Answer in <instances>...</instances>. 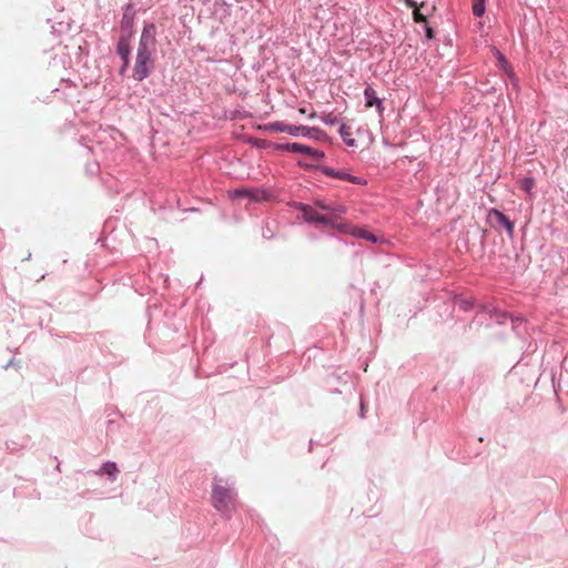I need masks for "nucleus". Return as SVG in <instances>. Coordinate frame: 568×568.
Wrapping results in <instances>:
<instances>
[{
  "label": "nucleus",
  "mask_w": 568,
  "mask_h": 568,
  "mask_svg": "<svg viewBox=\"0 0 568 568\" xmlns=\"http://www.w3.org/2000/svg\"><path fill=\"white\" fill-rule=\"evenodd\" d=\"M156 28L153 23L143 28L133 69V78L136 81L144 80L153 69L152 54L155 50Z\"/></svg>",
  "instance_id": "obj_1"
},
{
  "label": "nucleus",
  "mask_w": 568,
  "mask_h": 568,
  "mask_svg": "<svg viewBox=\"0 0 568 568\" xmlns=\"http://www.w3.org/2000/svg\"><path fill=\"white\" fill-rule=\"evenodd\" d=\"M235 494L231 488L222 484L221 479H214L212 487V505L221 513L230 511L234 508Z\"/></svg>",
  "instance_id": "obj_2"
},
{
  "label": "nucleus",
  "mask_w": 568,
  "mask_h": 568,
  "mask_svg": "<svg viewBox=\"0 0 568 568\" xmlns=\"http://www.w3.org/2000/svg\"><path fill=\"white\" fill-rule=\"evenodd\" d=\"M288 206H294L298 209L302 213V217L307 223H320L324 225L335 226L334 220L332 216L323 215L313 210L312 206L303 203H286Z\"/></svg>",
  "instance_id": "obj_3"
},
{
  "label": "nucleus",
  "mask_w": 568,
  "mask_h": 568,
  "mask_svg": "<svg viewBox=\"0 0 568 568\" xmlns=\"http://www.w3.org/2000/svg\"><path fill=\"white\" fill-rule=\"evenodd\" d=\"M232 199H247L248 202H268L273 199L271 192L258 189H237L230 192Z\"/></svg>",
  "instance_id": "obj_4"
},
{
  "label": "nucleus",
  "mask_w": 568,
  "mask_h": 568,
  "mask_svg": "<svg viewBox=\"0 0 568 568\" xmlns=\"http://www.w3.org/2000/svg\"><path fill=\"white\" fill-rule=\"evenodd\" d=\"M318 171L326 176L347 181L353 184L364 185L367 183L366 180H364L359 176H356V175H352L348 172H346L345 170H336L332 166L322 165V166H318Z\"/></svg>",
  "instance_id": "obj_5"
},
{
  "label": "nucleus",
  "mask_w": 568,
  "mask_h": 568,
  "mask_svg": "<svg viewBox=\"0 0 568 568\" xmlns=\"http://www.w3.org/2000/svg\"><path fill=\"white\" fill-rule=\"evenodd\" d=\"M488 219L495 221V224H493L495 229L503 227L506 230L509 239L514 237V222L504 212L498 209H490L488 211Z\"/></svg>",
  "instance_id": "obj_6"
},
{
  "label": "nucleus",
  "mask_w": 568,
  "mask_h": 568,
  "mask_svg": "<svg viewBox=\"0 0 568 568\" xmlns=\"http://www.w3.org/2000/svg\"><path fill=\"white\" fill-rule=\"evenodd\" d=\"M487 311L489 313L490 318L495 320L496 323L505 324L509 320L510 323H511V327L517 333V335L521 334V332L519 331V325L524 321L521 317H519V316H517V317L510 316L507 313L501 312V311H499L497 308H494V307L493 308H488Z\"/></svg>",
  "instance_id": "obj_7"
},
{
  "label": "nucleus",
  "mask_w": 568,
  "mask_h": 568,
  "mask_svg": "<svg viewBox=\"0 0 568 568\" xmlns=\"http://www.w3.org/2000/svg\"><path fill=\"white\" fill-rule=\"evenodd\" d=\"M286 152L302 153L314 160L324 158V152L300 142H286Z\"/></svg>",
  "instance_id": "obj_8"
},
{
  "label": "nucleus",
  "mask_w": 568,
  "mask_h": 568,
  "mask_svg": "<svg viewBox=\"0 0 568 568\" xmlns=\"http://www.w3.org/2000/svg\"><path fill=\"white\" fill-rule=\"evenodd\" d=\"M321 133H322V131L316 128H311V126H305V125L286 124V134H290L292 136H304V138L317 139Z\"/></svg>",
  "instance_id": "obj_9"
},
{
  "label": "nucleus",
  "mask_w": 568,
  "mask_h": 568,
  "mask_svg": "<svg viewBox=\"0 0 568 568\" xmlns=\"http://www.w3.org/2000/svg\"><path fill=\"white\" fill-rule=\"evenodd\" d=\"M130 51H131L130 43H129L128 38H125L124 36L120 37L118 45H116V52L123 61V64L120 69L121 74H123L129 67Z\"/></svg>",
  "instance_id": "obj_10"
},
{
  "label": "nucleus",
  "mask_w": 568,
  "mask_h": 568,
  "mask_svg": "<svg viewBox=\"0 0 568 568\" xmlns=\"http://www.w3.org/2000/svg\"><path fill=\"white\" fill-rule=\"evenodd\" d=\"M364 99H365V105L367 108H372L375 105L377 109V112L379 114L383 113V111H384L383 100L377 97L376 91L371 85H367L365 88Z\"/></svg>",
  "instance_id": "obj_11"
},
{
  "label": "nucleus",
  "mask_w": 568,
  "mask_h": 568,
  "mask_svg": "<svg viewBox=\"0 0 568 568\" xmlns=\"http://www.w3.org/2000/svg\"><path fill=\"white\" fill-rule=\"evenodd\" d=\"M316 206L323 211H326L333 215H342L346 213V207L341 204H329L323 200H317L315 202Z\"/></svg>",
  "instance_id": "obj_12"
},
{
  "label": "nucleus",
  "mask_w": 568,
  "mask_h": 568,
  "mask_svg": "<svg viewBox=\"0 0 568 568\" xmlns=\"http://www.w3.org/2000/svg\"><path fill=\"white\" fill-rule=\"evenodd\" d=\"M495 57L497 60V67L504 71L508 78H514V70L506 57L499 50H495Z\"/></svg>",
  "instance_id": "obj_13"
},
{
  "label": "nucleus",
  "mask_w": 568,
  "mask_h": 568,
  "mask_svg": "<svg viewBox=\"0 0 568 568\" xmlns=\"http://www.w3.org/2000/svg\"><path fill=\"white\" fill-rule=\"evenodd\" d=\"M353 236L357 239H364L371 243H379L382 242V239L376 236L375 234L371 233L367 229L364 227H356L352 232Z\"/></svg>",
  "instance_id": "obj_14"
},
{
  "label": "nucleus",
  "mask_w": 568,
  "mask_h": 568,
  "mask_svg": "<svg viewBox=\"0 0 568 568\" xmlns=\"http://www.w3.org/2000/svg\"><path fill=\"white\" fill-rule=\"evenodd\" d=\"M471 9L475 17H481L486 9L485 0H474Z\"/></svg>",
  "instance_id": "obj_15"
},
{
  "label": "nucleus",
  "mask_w": 568,
  "mask_h": 568,
  "mask_svg": "<svg viewBox=\"0 0 568 568\" xmlns=\"http://www.w3.org/2000/svg\"><path fill=\"white\" fill-rule=\"evenodd\" d=\"M455 305L463 312H468L474 307V303L466 298L456 300Z\"/></svg>",
  "instance_id": "obj_16"
},
{
  "label": "nucleus",
  "mask_w": 568,
  "mask_h": 568,
  "mask_svg": "<svg viewBox=\"0 0 568 568\" xmlns=\"http://www.w3.org/2000/svg\"><path fill=\"white\" fill-rule=\"evenodd\" d=\"M133 16H134V12H133V9L132 7L129 4L125 9V12L123 14V19H122V26L123 27H130L132 24V21H133Z\"/></svg>",
  "instance_id": "obj_17"
},
{
  "label": "nucleus",
  "mask_w": 568,
  "mask_h": 568,
  "mask_svg": "<svg viewBox=\"0 0 568 568\" xmlns=\"http://www.w3.org/2000/svg\"><path fill=\"white\" fill-rule=\"evenodd\" d=\"M339 135L342 136V139L344 140V142L347 144V145H351L353 146L355 144V140L354 139H351L349 138V133L347 131V126L345 124H342L339 126Z\"/></svg>",
  "instance_id": "obj_18"
},
{
  "label": "nucleus",
  "mask_w": 568,
  "mask_h": 568,
  "mask_svg": "<svg viewBox=\"0 0 568 568\" xmlns=\"http://www.w3.org/2000/svg\"><path fill=\"white\" fill-rule=\"evenodd\" d=\"M103 471L105 474H108L109 476H113L114 474L118 473V467H116V464L115 463H112V462H108L103 465L102 467Z\"/></svg>",
  "instance_id": "obj_19"
},
{
  "label": "nucleus",
  "mask_w": 568,
  "mask_h": 568,
  "mask_svg": "<svg viewBox=\"0 0 568 568\" xmlns=\"http://www.w3.org/2000/svg\"><path fill=\"white\" fill-rule=\"evenodd\" d=\"M534 184H535L534 178L529 176V178H525L521 180L520 187H521V190L529 192L532 189Z\"/></svg>",
  "instance_id": "obj_20"
},
{
  "label": "nucleus",
  "mask_w": 568,
  "mask_h": 568,
  "mask_svg": "<svg viewBox=\"0 0 568 568\" xmlns=\"http://www.w3.org/2000/svg\"><path fill=\"white\" fill-rule=\"evenodd\" d=\"M323 122L327 125H335L338 123V119L329 114L323 118Z\"/></svg>",
  "instance_id": "obj_21"
},
{
  "label": "nucleus",
  "mask_w": 568,
  "mask_h": 568,
  "mask_svg": "<svg viewBox=\"0 0 568 568\" xmlns=\"http://www.w3.org/2000/svg\"><path fill=\"white\" fill-rule=\"evenodd\" d=\"M425 37L427 40H432L435 37L434 29L430 26H428L427 23H425Z\"/></svg>",
  "instance_id": "obj_22"
},
{
  "label": "nucleus",
  "mask_w": 568,
  "mask_h": 568,
  "mask_svg": "<svg viewBox=\"0 0 568 568\" xmlns=\"http://www.w3.org/2000/svg\"><path fill=\"white\" fill-rule=\"evenodd\" d=\"M413 14H414V20L416 22H425L426 21L425 16L423 13H420L418 10L415 9Z\"/></svg>",
  "instance_id": "obj_23"
},
{
  "label": "nucleus",
  "mask_w": 568,
  "mask_h": 568,
  "mask_svg": "<svg viewBox=\"0 0 568 568\" xmlns=\"http://www.w3.org/2000/svg\"><path fill=\"white\" fill-rule=\"evenodd\" d=\"M359 416H361L362 418H364V417H365V413H364V404H363V402H361V412H359Z\"/></svg>",
  "instance_id": "obj_24"
},
{
  "label": "nucleus",
  "mask_w": 568,
  "mask_h": 568,
  "mask_svg": "<svg viewBox=\"0 0 568 568\" xmlns=\"http://www.w3.org/2000/svg\"><path fill=\"white\" fill-rule=\"evenodd\" d=\"M509 80L511 81V83H514L516 85V82H517V78L516 75L514 74V78H509Z\"/></svg>",
  "instance_id": "obj_25"
},
{
  "label": "nucleus",
  "mask_w": 568,
  "mask_h": 568,
  "mask_svg": "<svg viewBox=\"0 0 568 568\" xmlns=\"http://www.w3.org/2000/svg\"><path fill=\"white\" fill-rule=\"evenodd\" d=\"M274 128H275V130H277V131H282V128H281V125H280V124H275V125H274Z\"/></svg>",
  "instance_id": "obj_26"
}]
</instances>
